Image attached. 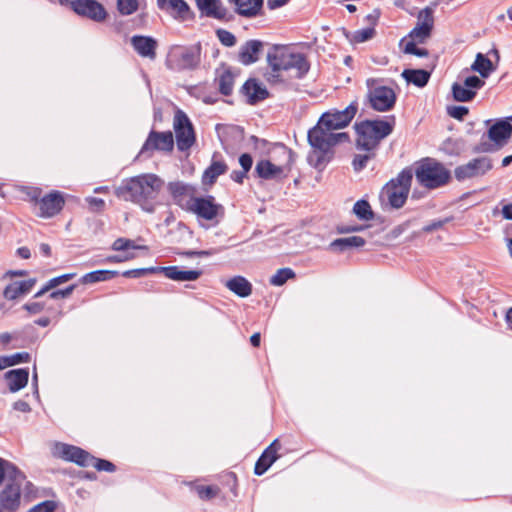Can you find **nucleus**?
Wrapping results in <instances>:
<instances>
[{
  "label": "nucleus",
  "instance_id": "obj_1",
  "mask_svg": "<svg viewBox=\"0 0 512 512\" xmlns=\"http://www.w3.org/2000/svg\"><path fill=\"white\" fill-rule=\"evenodd\" d=\"M358 110V104L352 102L343 110H331L324 113L316 126L308 131V142L311 151L308 154V163L316 169H322L331 158V148L348 141L349 136L345 132L335 130L346 127L354 118Z\"/></svg>",
  "mask_w": 512,
  "mask_h": 512
},
{
  "label": "nucleus",
  "instance_id": "obj_2",
  "mask_svg": "<svg viewBox=\"0 0 512 512\" xmlns=\"http://www.w3.org/2000/svg\"><path fill=\"white\" fill-rule=\"evenodd\" d=\"M267 64V80L272 84L301 79L310 69L305 54L289 45H273L267 52Z\"/></svg>",
  "mask_w": 512,
  "mask_h": 512
},
{
  "label": "nucleus",
  "instance_id": "obj_3",
  "mask_svg": "<svg viewBox=\"0 0 512 512\" xmlns=\"http://www.w3.org/2000/svg\"><path fill=\"white\" fill-rule=\"evenodd\" d=\"M163 185L164 181L155 174H140L122 181L115 189V194L124 201L139 205L143 211L152 213Z\"/></svg>",
  "mask_w": 512,
  "mask_h": 512
},
{
  "label": "nucleus",
  "instance_id": "obj_4",
  "mask_svg": "<svg viewBox=\"0 0 512 512\" xmlns=\"http://www.w3.org/2000/svg\"><path fill=\"white\" fill-rule=\"evenodd\" d=\"M357 148L373 151L382 139L392 133L393 122L386 120H365L355 124Z\"/></svg>",
  "mask_w": 512,
  "mask_h": 512
},
{
  "label": "nucleus",
  "instance_id": "obj_5",
  "mask_svg": "<svg viewBox=\"0 0 512 512\" xmlns=\"http://www.w3.org/2000/svg\"><path fill=\"white\" fill-rule=\"evenodd\" d=\"M413 171L411 169L402 170L398 176L390 180L383 188L380 197L390 204L393 208H401L409 195Z\"/></svg>",
  "mask_w": 512,
  "mask_h": 512
},
{
  "label": "nucleus",
  "instance_id": "obj_6",
  "mask_svg": "<svg viewBox=\"0 0 512 512\" xmlns=\"http://www.w3.org/2000/svg\"><path fill=\"white\" fill-rule=\"evenodd\" d=\"M418 183L428 189L445 185L450 179V172L434 159L422 160L415 170Z\"/></svg>",
  "mask_w": 512,
  "mask_h": 512
},
{
  "label": "nucleus",
  "instance_id": "obj_7",
  "mask_svg": "<svg viewBox=\"0 0 512 512\" xmlns=\"http://www.w3.org/2000/svg\"><path fill=\"white\" fill-rule=\"evenodd\" d=\"M201 52L200 43L188 47H175L168 55L167 66L177 71L194 70L201 63Z\"/></svg>",
  "mask_w": 512,
  "mask_h": 512
},
{
  "label": "nucleus",
  "instance_id": "obj_8",
  "mask_svg": "<svg viewBox=\"0 0 512 512\" xmlns=\"http://www.w3.org/2000/svg\"><path fill=\"white\" fill-rule=\"evenodd\" d=\"M366 84L368 87L367 97L374 110L386 112L394 107L396 93L391 87L378 85V81L372 78L368 79Z\"/></svg>",
  "mask_w": 512,
  "mask_h": 512
},
{
  "label": "nucleus",
  "instance_id": "obj_9",
  "mask_svg": "<svg viewBox=\"0 0 512 512\" xmlns=\"http://www.w3.org/2000/svg\"><path fill=\"white\" fill-rule=\"evenodd\" d=\"M281 156L285 159L282 164H274L270 160H260L257 162L255 171L263 179H281L286 177L294 162V153L285 146L280 147Z\"/></svg>",
  "mask_w": 512,
  "mask_h": 512
},
{
  "label": "nucleus",
  "instance_id": "obj_10",
  "mask_svg": "<svg viewBox=\"0 0 512 512\" xmlns=\"http://www.w3.org/2000/svg\"><path fill=\"white\" fill-rule=\"evenodd\" d=\"M173 127L175 130L178 149L180 151H185L191 148L195 143L193 125L185 112L180 109L175 112Z\"/></svg>",
  "mask_w": 512,
  "mask_h": 512
},
{
  "label": "nucleus",
  "instance_id": "obj_11",
  "mask_svg": "<svg viewBox=\"0 0 512 512\" xmlns=\"http://www.w3.org/2000/svg\"><path fill=\"white\" fill-rule=\"evenodd\" d=\"M25 482V474L21 472V477L14 476L10 479L0 492L1 508L7 511H16L21 504V488Z\"/></svg>",
  "mask_w": 512,
  "mask_h": 512
},
{
  "label": "nucleus",
  "instance_id": "obj_12",
  "mask_svg": "<svg viewBox=\"0 0 512 512\" xmlns=\"http://www.w3.org/2000/svg\"><path fill=\"white\" fill-rule=\"evenodd\" d=\"M492 168L493 163L491 158L482 156L474 158L466 164L456 167L454 174L458 181H464L467 179L482 177Z\"/></svg>",
  "mask_w": 512,
  "mask_h": 512
},
{
  "label": "nucleus",
  "instance_id": "obj_13",
  "mask_svg": "<svg viewBox=\"0 0 512 512\" xmlns=\"http://www.w3.org/2000/svg\"><path fill=\"white\" fill-rule=\"evenodd\" d=\"M51 452L54 457L74 462L84 467L90 466V461H93V456L83 449L61 442L53 443Z\"/></svg>",
  "mask_w": 512,
  "mask_h": 512
},
{
  "label": "nucleus",
  "instance_id": "obj_14",
  "mask_svg": "<svg viewBox=\"0 0 512 512\" xmlns=\"http://www.w3.org/2000/svg\"><path fill=\"white\" fill-rule=\"evenodd\" d=\"M434 25L433 9L426 7L418 13L417 24L409 34V41L424 43L431 36Z\"/></svg>",
  "mask_w": 512,
  "mask_h": 512
},
{
  "label": "nucleus",
  "instance_id": "obj_15",
  "mask_svg": "<svg viewBox=\"0 0 512 512\" xmlns=\"http://www.w3.org/2000/svg\"><path fill=\"white\" fill-rule=\"evenodd\" d=\"M221 206L214 203L213 197H190L186 202V209L205 220H213Z\"/></svg>",
  "mask_w": 512,
  "mask_h": 512
},
{
  "label": "nucleus",
  "instance_id": "obj_16",
  "mask_svg": "<svg viewBox=\"0 0 512 512\" xmlns=\"http://www.w3.org/2000/svg\"><path fill=\"white\" fill-rule=\"evenodd\" d=\"M71 7L78 15L96 22L105 20L107 16L103 5L96 0H74L71 2Z\"/></svg>",
  "mask_w": 512,
  "mask_h": 512
},
{
  "label": "nucleus",
  "instance_id": "obj_17",
  "mask_svg": "<svg viewBox=\"0 0 512 512\" xmlns=\"http://www.w3.org/2000/svg\"><path fill=\"white\" fill-rule=\"evenodd\" d=\"M64 204L65 199L63 194L59 191H52L39 200V216L42 218H51L62 210Z\"/></svg>",
  "mask_w": 512,
  "mask_h": 512
},
{
  "label": "nucleus",
  "instance_id": "obj_18",
  "mask_svg": "<svg viewBox=\"0 0 512 512\" xmlns=\"http://www.w3.org/2000/svg\"><path fill=\"white\" fill-rule=\"evenodd\" d=\"M157 7L179 21H186L193 17L185 0H157Z\"/></svg>",
  "mask_w": 512,
  "mask_h": 512
},
{
  "label": "nucleus",
  "instance_id": "obj_19",
  "mask_svg": "<svg viewBox=\"0 0 512 512\" xmlns=\"http://www.w3.org/2000/svg\"><path fill=\"white\" fill-rule=\"evenodd\" d=\"M174 140L172 132H156L151 131L147 140L145 141L141 152L146 151H171L173 149Z\"/></svg>",
  "mask_w": 512,
  "mask_h": 512
},
{
  "label": "nucleus",
  "instance_id": "obj_20",
  "mask_svg": "<svg viewBox=\"0 0 512 512\" xmlns=\"http://www.w3.org/2000/svg\"><path fill=\"white\" fill-rule=\"evenodd\" d=\"M159 273L166 278L177 282H192L198 280L203 272L202 270H185L180 266L159 267Z\"/></svg>",
  "mask_w": 512,
  "mask_h": 512
},
{
  "label": "nucleus",
  "instance_id": "obj_21",
  "mask_svg": "<svg viewBox=\"0 0 512 512\" xmlns=\"http://www.w3.org/2000/svg\"><path fill=\"white\" fill-rule=\"evenodd\" d=\"M131 45L133 49L143 58L154 60L156 58L157 41L150 36L134 35Z\"/></svg>",
  "mask_w": 512,
  "mask_h": 512
},
{
  "label": "nucleus",
  "instance_id": "obj_22",
  "mask_svg": "<svg viewBox=\"0 0 512 512\" xmlns=\"http://www.w3.org/2000/svg\"><path fill=\"white\" fill-rule=\"evenodd\" d=\"M195 2L198 10L206 17L223 20L227 16L228 11L221 0H195Z\"/></svg>",
  "mask_w": 512,
  "mask_h": 512
},
{
  "label": "nucleus",
  "instance_id": "obj_23",
  "mask_svg": "<svg viewBox=\"0 0 512 512\" xmlns=\"http://www.w3.org/2000/svg\"><path fill=\"white\" fill-rule=\"evenodd\" d=\"M263 48V43L259 40H249L245 42L239 50L238 59L244 65L255 63L259 59V53Z\"/></svg>",
  "mask_w": 512,
  "mask_h": 512
},
{
  "label": "nucleus",
  "instance_id": "obj_24",
  "mask_svg": "<svg viewBox=\"0 0 512 512\" xmlns=\"http://www.w3.org/2000/svg\"><path fill=\"white\" fill-rule=\"evenodd\" d=\"M234 5L235 12L243 17L252 18L260 14L263 0H228Z\"/></svg>",
  "mask_w": 512,
  "mask_h": 512
},
{
  "label": "nucleus",
  "instance_id": "obj_25",
  "mask_svg": "<svg viewBox=\"0 0 512 512\" xmlns=\"http://www.w3.org/2000/svg\"><path fill=\"white\" fill-rule=\"evenodd\" d=\"M278 441L274 440L269 447L265 449L255 464L254 472L256 475L264 474L268 468L277 460Z\"/></svg>",
  "mask_w": 512,
  "mask_h": 512
},
{
  "label": "nucleus",
  "instance_id": "obj_26",
  "mask_svg": "<svg viewBox=\"0 0 512 512\" xmlns=\"http://www.w3.org/2000/svg\"><path fill=\"white\" fill-rule=\"evenodd\" d=\"M511 133L512 125L509 120H499L489 128L487 136L492 142L502 144Z\"/></svg>",
  "mask_w": 512,
  "mask_h": 512
},
{
  "label": "nucleus",
  "instance_id": "obj_27",
  "mask_svg": "<svg viewBox=\"0 0 512 512\" xmlns=\"http://www.w3.org/2000/svg\"><path fill=\"white\" fill-rule=\"evenodd\" d=\"M29 372L27 369H13L5 373V379L10 392H17L28 383Z\"/></svg>",
  "mask_w": 512,
  "mask_h": 512
},
{
  "label": "nucleus",
  "instance_id": "obj_28",
  "mask_svg": "<svg viewBox=\"0 0 512 512\" xmlns=\"http://www.w3.org/2000/svg\"><path fill=\"white\" fill-rule=\"evenodd\" d=\"M36 283V279L15 281L4 289L3 295L8 300H14L19 296L28 293Z\"/></svg>",
  "mask_w": 512,
  "mask_h": 512
},
{
  "label": "nucleus",
  "instance_id": "obj_29",
  "mask_svg": "<svg viewBox=\"0 0 512 512\" xmlns=\"http://www.w3.org/2000/svg\"><path fill=\"white\" fill-rule=\"evenodd\" d=\"M168 190L171 193L175 202L186 208V202L190 197H193V188L181 182H171L168 185Z\"/></svg>",
  "mask_w": 512,
  "mask_h": 512
},
{
  "label": "nucleus",
  "instance_id": "obj_30",
  "mask_svg": "<svg viewBox=\"0 0 512 512\" xmlns=\"http://www.w3.org/2000/svg\"><path fill=\"white\" fill-rule=\"evenodd\" d=\"M243 93L250 104L264 100L268 96L267 90L262 87L255 79H249L243 85Z\"/></svg>",
  "mask_w": 512,
  "mask_h": 512
},
{
  "label": "nucleus",
  "instance_id": "obj_31",
  "mask_svg": "<svg viewBox=\"0 0 512 512\" xmlns=\"http://www.w3.org/2000/svg\"><path fill=\"white\" fill-rule=\"evenodd\" d=\"M226 170L227 165L224 163V161L218 160L217 155L214 154L212 158V163L203 173V183L210 185L213 184L220 175L226 172Z\"/></svg>",
  "mask_w": 512,
  "mask_h": 512
},
{
  "label": "nucleus",
  "instance_id": "obj_32",
  "mask_svg": "<svg viewBox=\"0 0 512 512\" xmlns=\"http://www.w3.org/2000/svg\"><path fill=\"white\" fill-rule=\"evenodd\" d=\"M225 286L231 292L242 298L248 297L252 293L251 283L242 276H234L225 283Z\"/></svg>",
  "mask_w": 512,
  "mask_h": 512
},
{
  "label": "nucleus",
  "instance_id": "obj_33",
  "mask_svg": "<svg viewBox=\"0 0 512 512\" xmlns=\"http://www.w3.org/2000/svg\"><path fill=\"white\" fill-rule=\"evenodd\" d=\"M495 69L496 67L493 65L492 61L482 53L476 55L475 61L471 65V70L479 73L482 78L489 77Z\"/></svg>",
  "mask_w": 512,
  "mask_h": 512
},
{
  "label": "nucleus",
  "instance_id": "obj_34",
  "mask_svg": "<svg viewBox=\"0 0 512 512\" xmlns=\"http://www.w3.org/2000/svg\"><path fill=\"white\" fill-rule=\"evenodd\" d=\"M402 77L408 82L417 87L425 86L430 78V73L426 70L418 69H405L402 72Z\"/></svg>",
  "mask_w": 512,
  "mask_h": 512
},
{
  "label": "nucleus",
  "instance_id": "obj_35",
  "mask_svg": "<svg viewBox=\"0 0 512 512\" xmlns=\"http://www.w3.org/2000/svg\"><path fill=\"white\" fill-rule=\"evenodd\" d=\"M365 244V240L360 236H350L338 238L330 243V249L343 252L352 247H361Z\"/></svg>",
  "mask_w": 512,
  "mask_h": 512
},
{
  "label": "nucleus",
  "instance_id": "obj_36",
  "mask_svg": "<svg viewBox=\"0 0 512 512\" xmlns=\"http://www.w3.org/2000/svg\"><path fill=\"white\" fill-rule=\"evenodd\" d=\"M118 275L117 271L112 270H96L86 273L80 279L82 284H92L110 280Z\"/></svg>",
  "mask_w": 512,
  "mask_h": 512
},
{
  "label": "nucleus",
  "instance_id": "obj_37",
  "mask_svg": "<svg viewBox=\"0 0 512 512\" xmlns=\"http://www.w3.org/2000/svg\"><path fill=\"white\" fill-rule=\"evenodd\" d=\"M21 472L15 464L0 457V485L5 478L8 482L14 476L21 477Z\"/></svg>",
  "mask_w": 512,
  "mask_h": 512
},
{
  "label": "nucleus",
  "instance_id": "obj_38",
  "mask_svg": "<svg viewBox=\"0 0 512 512\" xmlns=\"http://www.w3.org/2000/svg\"><path fill=\"white\" fill-rule=\"evenodd\" d=\"M452 94L456 101L468 102L475 97V93L465 86L464 83H454L452 85Z\"/></svg>",
  "mask_w": 512,
  "mask_h": 512
},
{
  "label": "nucleus",
  "instance_id": "obj_39",
  "mask_svg": "<svg viewBox=\"0 0 512 512\" xmlns=\"http://www.w3.org/2000/svg\"><path fill=\"white\" fill-rule=\"evenodd\" d=\"M112 250L123 251L125 253L133 252L136 249L147 250L145 245H137L133 240L127 238H117L112 244Z\"/></svg>",
  "mask_w": 512,
  "mask_h": 512
},
{
  "label": "nucleus",
  "instance_id": "obj_40",
  "mask_svg": "<svg viewBox=\"0 0 512 512\" xmlns=\"http://www.w3.org/2000/svg\"><path fill=\"white\" fill-rule=\"evenodd\" d=\"M219 90L223 95H230L234 86V75L230 70H224L218 77Z\"/></svg>",
  "mask_w": 512,
  "mask_h": 512
},
{
  "label": "nucleus",
  "instance_id": "obj_41",
  "mask_svg": "<svg viewBox=\"0 0 512 512\" xmlns=\"http://www.w3.org/2000/svg\"><path fill=\"white\" fill-rule=\"evenodd\" d=\"M353 212L361 220L373 219V211L370 204L365 200H359L354 204Z\"/></svg>",
  "mask_w": 512,
  "mask_h": 512
},
{
  "label": "nucleus",
  "instance_id": "obj_42",
  "mask_svg": "<svg viewBox=\"0 0 512 512\" xmlns=\"http://www.w3.org/2000/svg\"><path fill=\"white\" fill-rule=\"evenodd\" d=\"M295 277L291 268H281L270 278V284L273 286H282L287 280Z\"/></svg>",
  "mask_w": 512,
  "mask_h": 512
},
{
  "label": "nucleus",
  "instance_id": "obj_43",
  "mask_svg": "<svg viewBox=\"0 0 512 512\" xmlns=\"http://www.w3.org/2000/svg\"><path fill=\"white\" fill-rule=\"evenodd\" d=\"M138 7V0H117V10L121 15H131L138 10Z\"/></svg>",
  "mask_w": 512,
  "mask_h": 512
},
{
  "label": "nucleus",
  "instance_id": "obj_44",
  "mask_svg": "<svg viewBox=\"0 0 512 512\" xmlns=\"http://www.w3.org/2000/svg\"><path fill=\"white\" fill-rule=\"evenodd\" d=\"M216 35L221 44L226 47H233L236 44L235 35L228 30L218 29Z\"/></svg>",
  "mask_w": 512,
  "mask_h": 512
},
{
  "label": "nucleus",
  "instance_id": "obj_45",
  "mask_svg": "<svg viewBox=\"0 0 512 512\" xmlns=\"http://www.w3.org/2000/svg\"><path fill=\"white\" fill-rule=\"evenodd\" d=\"M158 272H159V267H148V268H138V269L127 270V271H124L122 275L124 277H128V278H139V277L145 276L147 274L158 273Z\"/></svg>",
  "mask_w": 512,
  "mask_h": 512
},
{
  "label": "nucleus",
  "instance_id": "obj_46",
  "mask_svg": "<svg viewBox=\"0 0 512 512\" xmlns=\"http://www.w3.org/2000/svg\"><path fill=\"white\" fill-rule=\"evenodd\" d=\"M417 44L419 43L415 41H407L404 46L403 52L405 54H412L418 57L428 56V50L424 48H418Z\"/></svg>",
  "mask_w": 512,
  "mask_h": 512
},
{
  "label": "nucleus",
  "instance_id": "obj_47",
  "mask_svg": "<svg viewBox=\"0 0 512 512\" xmlns=\"http://www.w3.org/2000/svg\"><path fill=\"white\" fill-rule=\"evenodd\" d=\"M375 30L373 28L367 27L364 29H360L354 32L352 41L356 43H362L374 36Z\"/></svg>",
  "mask_w": 512,
  "mask_h": 512
},
{
  "label": "nucleus",
  "instance_id": "obj_48",
  "mask_svg": "<svg viewBox=\"0 0 512 512\" xmlns=\"http://www.w3.org/2000/svg\"><path fill=\"white\" fill-rule=\"evenodd\" d=\"M196 491L201 499L210 500L218 494L219 489L214 486H198Z\"/></svg>",
  "mask_w": 512,
  "mask_h": 512
},
{
  "label": "nucleus",
  "instance_id": "obj_49",
  "mask_svg": "<svg viewBox=\"0 0 512 512\" xmlns=\"http://www.w3.org/2000/svg\"><path fill=\"white\" fill-rule=\"evenodd\" d=\"M373 156H374V154L372 151H366L365 154L356 155L353 159L354 170L359 171V170L363 169L366 166L367 161L369 159H371Z\"/></svg>",
  "mask_w": 512,
  "mask_h": 512
},
{
  "label": "nucleus",
  "instance_id": "obj_50",
  "mask_svg": "<svg viewBox=\"0 0 512 512\" xmlns=\"http://www.w3.org/2000/svg\"><path fill=\"white\" fill-rule=\"evenodd\" d=\"M466 87L472 90L475 94L477 90L481 89L485 85V81L478 76L472 75L465 78L463 81Z\"/></svg>",
  "mask_w": 512,
  "mask_h": 512
},
{
  "label": "nucleus",
  "instance_id": "obj_51",
  "mask_svg": "<svg viewBox=\"0 0 512 512\" xmlns=\"http://www.w3.org/2000/svg\"><path fill=\"white\" fill-rule=\"evenodd\" d=\"M90 466L95 467L99 471H115V465L113 463L104 459H97L95 457H93V461H90Z\"/></svg>",
  "mask_w": 512,
  "mask_h": 512
},
{
  "label": "nucleus",
  "instance_id": "obj_52",
  "mask_svg": "<svg viewBox=\"0 0 512 512\" xmlns=\"http://www.w3.org/2000/svg\"><path fill=\"white\" fill-rule=\"evenodd\" d=\"M57 508V503L52 500L43 501L33 506L29 512H54Z\"/></svg>",
  "mask_w": 512,
  "mask_h": 512
},
{
  "label": "nucleus",
  "instance_id": "obj_53",
  "mask_svg": "<svg viewBox=\"0 0 512 512\" xmlns=\"http://www.w3.org/2000/svg\"><path fill=\"white\" fill-rule=\"evenodd\" d=\"M468 112V108L464 106H450L447 108L448 115L457 120H462Z\"/></svg>",
  "mask_w": 512,
  "mask_h": 512
},
{
  "label": "nucleus",
  "instance_id": "obj_54",
  "mask_svg": "<svg viewBox=\"0 0 512 512\" xmlns=\"http://www.w3.org/2000/svg\"><path fill=\"white\" fill-rule=\"evenodd\" d=\"M21 493H23V497L27 500H31L36 497V488L35 486L27 480L25 477V482L22 485Z\"/></svg>",
  "mask_w": 512,
  "mask_h": 512
},
{
  "label": "nucleus",
  "instance_id": "obj_55",
  "mask_svg": "<svg viewBox=\"0 0 512 512\" xmlns=\"http://www.w3.org/2000/svg\"><path fill=\"white\" fill-rule=\"evenodd\" d=\"M75 288L76 285L72 284L65 289L53 291L52 293H50L49 297L51 299L67 298L72 294Z\"/></svg>",
  "mask_w": 512,
  "mask_h": 512
},
{
  "label": "nucleus",
  "instance_id": "obj_56",
  "mask_svg": "<svg viewBox=\"0 0 512 512\" xmlns=\"http://www.w3.org/2000/svg\"><path fill=\"white\" fill-rule=\"evenodd\" d=\"M23 192L27 195L30 201L38 204L39 200L42 198L41 189L37 187H25Z\"/></svg>",
  "mask_w": 512,
  "mask_h": 512
},
{
  "label": "nucleus",
  "instance_id": "obj_57",
  "mask_svg": "<svg viewBox=\"0 0 512 512\" xmlns=\"http://www.w3.org/2000/svg\"><path fill=\"white\" fill-rule=\"evenodd\" d=\"M9 362H11V366H14L19 363L29 362L30 355L27 352H19L12 355H8Z\"/></svg>",
  "mask_w": 512,
  "mask_h": 512
},
{
  "label": "nucleus",
  "instance_id": "obj_58",
  "mask_svg": "<svg viewBox=\"0 0 512 512\" xmlns=\"http://www.w3.org/2000/svg\"><path fill=\"white\" fill-rule=\"evenodd\" d=\"M75 276H76L75 273H67V274H63L61 276L52 278L48 281L49 287L55 288L56 286H58L60 284L68 282L69 280L73 279Z\"/></svg>",
  "mask_w": 512,
  "mask_h": 512
},
{
  "label": "nucleus",
  "instance_id": "obj_59",
  "mask_svg": "<svg viewBox=\"0 0 512 512\" xmlns=\"http://www.w3.org/2000/svg\"><path fill=\"white\" fill-rule=\"evenodd\" d=\"M136 257V254L134 252H128L121 255H112L106 258L107 262H113V263H121L125 261L132 260Z\"/></svg>",
  "mask_w": 512,
  "mask_h": 512
},
{
  "label": "nucleus",
  "instance_id": "obj_60",
  "mask_svg": "<svg viewBox=\"0 0 512 512\" xmlns=\"http://www.w3.org/2000/svg\"><path fill=\"white\" fill-rule=\"evenodd\" d=\"M86 201L88 202L90 209L93 211H100L105 206V202L101 198L88 197L86 198Z\"/></svg>",
  "mask_w": 512,
  "mask_h": 512
},
{
  "label": "nucleus",
  "instance_id": "obj_61",
  "mask_svg": "<svg viewBox=\"0 0 512 512\" xmlns=\"http://www.w3.org/2000/svg\"><path fill=\"white\" fill-rule=\"evenodd\" d=\"M450 221L449 218H445L443 220H435V221H432L431 223H429L428 225H426L424 228H423V231L424 232H432L434 230H438L440 228H442L446 223H448Z\"/></svg>",
  "mask_w": 512,
  "mask_h": 512
},
{
  "label": "nucleus",
  "instance_id": "obj_62",
  "mask_svg": "<svg viewBox=\"0 0 512 512\" xmlns=\"http://www.w3.org/2000/svg\"><path fill=\"white\" fill-rule=\"evenodd\" d=\"M23 309L30 314H38L43 311L44 305L40 302H31L24 304Z\"/></svg>",
  "mask_w": 512,
  "mask_h": 512
},
{
  "label": "nucleus",
  "instance_id": "obj_63",
  "mask_svg": "<svg viewBox=\"0 0 512 512\" xmlns=\"http://www.w3.org/2000/svg\"><path fill=\"white\" fill-rule=\"evenodd\" d=\"M239 164L242 167V171H245L246 173L251 169L253 164V159L251 155L244 153L239 157Z\"/></svg>",
  "mask_w": 512,
  "mask_h": 512
},
{
  "label": "nucleus",
  "instance_id": "obj_64",
  "mask_svg": "<svg viewBox=\"0 0 512 512\" xmlns=\"http://www.w3.org/2000/svg\"><path fill=\"white\" fill-rule=\"evenodd\" d=\"M14 409L17 411L26 413V412L30 411V406L27 402H25L23 400H19L14 403Z\"/></svg>",
  "mask_w": 512,
  "mask_h": 512
}]
</instances>
